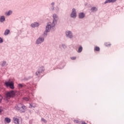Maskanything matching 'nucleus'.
I'll return each instance as SVG.
<instances>
[{
    "mask_svg": "<svg viewBox=\"0 0 124 124\" xmlns=\"http://www.w3.org/2000/svg\"><path fill=\"white\" fill-rule=\"evenodd\" d=\"M53 21L51 24V25H48L46 28V32L44 33V36H46L47 35V32H48V31H50V30H51V28H53V27H55V25L57 24V20L58 19V16H57V15L54 14L53 16Z\"/></svg>",
    "mask_w": 124,
    "mask_h": 124,
    "instance_id": "nucleus-1",
    "label": "nucleus"
},
{
    "mask_svg": "<svg viewBox=\"0 0 124 124\" xmlns=\"http://www.w3.org/2000/svg\"><path fill=\"white\" fill-rule=\"evenodd\" d=\"M16 94V92L12 90L7 92L5 94V98L7 99H10L12 97H14Z\"/></svg>",
    "mask_w": 124,
    "mask_h": 124,
    "instance_id": "nucleus-2",
    "label": "nucleus"
},
{
    "mask_svg": "<svg viewBox=\"0 0 124 124\" xmlns=\"http://www.w3.org/2000/svg\"><path fill=\"white\" fill-rule=\"evenodd\" d=\"M4 85L6 88H10L12 90H14V82L13 81H7L4 83Z\"/></svg>",
    "mask_w": 124,
    "mask_h": 124,
    "instance_id": "nucleus-3",
    "label": "nucleus"
},
{
    "mask_svg": "<svg viewBox=\"0 0 124 124\" xmlns=\"http://www.w3.org/2000/svg\"><path fill=\"white\" fill-rule=\"evenodd\" d=\"M45 70V69H44V67H40L38 71L36 72V76H37V77H40V74H41L42 72H44Z\"/></svg>",
    "mask_w": 124,
    "mask_h": 124,
    "instance_id": "nucleus-4",
    "label": "nucleus"
},
{
    "mask_svg": "<svg viewBox=\"0 0 124 124\" xmlns=\"http://www.w3.org/2000/svg\"><path fill=\"white\" fill-rule=\"evenodd\" d=\"M76 10L74 8L72 10V12L71 14V17H72V18H76Z\"/></svg>",
    "mask_w": 124,
    "mask_h": 124,
    "instance_id": "nucleus-5",
    "label": "nucleus"
},
{
    "mask_svg": "<svg viewBox=\"0 0 124 124\" xmlns=\"http://www.w3.org/2000/svg\"><path fill=\"white\" fill-rule=\"evenodd\" d=\"M66 35L67 36V37H69V38H72L73 37L72 33L70 31H66Z\"/></svg>",
    "mask_w": 124,
    "mask_h": 124,
    "instance_id": "nucleus-6",
    "label": "nucleus"
},
{
    "mask_svg": "<svg viewBox=\"0 0 124 124\" xmlns=\"http://www.w3.org/2000/svg\"><path fill=\"white\" fill-rule=\"evenodd\" d=\"M43 41H44V38H39L36 41V43L37 44H40V43H42Z\"/></svg>",
    "mask_w": 124,
    "mask_h": 124,
    "instance_id": "nucleus-7",
    "label": "nucleus"
},
{
    "mask_svg": "<svg viewBox=\"0 0 124 124\" xmlns=\"http://www.w3.org/2000/svg\"><path fill=\"white\" fill-rule=\"evenodd\" d=\"M21 113L25 112L26 110H27V107L21 104Z\"/></svg>",
    "mask_w": 124,
    "mask_h": 124,
    "instance_id": "nucleus-8",
    "label": "nucleus"
},
{
    "mask_svg": "<svg viewBox=\"0 0 124 124\" xmlns=\"http://www.w3.org/2000/svg\"><path fill=\"white\" fill-rule=\"evenodd\" d=\"M22 105V104H19L17 106H16V110H17V111H19V112H21V110L22 109L21 106Z\"/></svg>",
    "mask_w": 124,
    "mask_h": 124,
    "instance_id": "nucleus-9",
    "label": "nucleus"
},
{
    "mask_svg": "<svg viewBox=\"0 0 124 124\" xmlns=\"http://www.w3.org/2000/svg\"><path fill=\"white\" fill-rule=\"evenodd\" d=\"M13 121L15 124H19V118H17V116H15L13 118Z\"/></svg>",
    "mask_w": 124,
    "mask_h": 124,
    "instance_id": "nucleus-10",
    "label": "nucleus"
},
{
    "mask_svg": "<svg viewBox=\"0 0 124 124\" xmlns=\"http://www.w3.org/2000/svg\"><path fill=\"white\" fill-rule=\"evenodd\" d=\"M36 107V105L34 103H30L29 108H35Z\"/></svg>",
    "mask_w": 124,
    "mask_h": 124,
    "instance_id": "nucleus-11",
    "label": "nucleus"
},
{
    "mask_svg": "<svg viewBox=\"0 0 124 124\" xmlns=\"http://www.w3.org/2000/svg\"><path fill=\"white\" fill-rule=\"evenodd\" d=\"M78 17L80 19H83L85 17V14L84 13H80L79 14Z\"/></svg>",
    "mask_w": 124,
    "mask_h": 124,
    "instance_id": "nucleus-12",
    "label": "nucleus"
},
{
    "mask_svg": "<svg viewBox=\"0 0 124 124\" xmlns=\"http://www.w3.org/2000/svg\"><path fill=\"white\" fill-rule=\"evenodd\" d=\"M39 26V24L37 22H35L31 25V26L32 28H35L36 27H38Z\"/></svg>",
    "mask_w": 124,
    "mask_h": 124,
    "instance_id": "nucleus-13",
    "label": "nucleus"
},
{
    "mask_svg": "<svg viewBox=\"0 0 124 124\" xmlns=\"http://www.w3.org/2000/svg\"><path fill=\"white\" fill-rule=\"evenodd\" d=\"M116 0H107L105 2V3L106 4L110 2H115V1H116Z\"/></svg>",
    "mask_w": 124,
    "mask_h": 124,
    "instance_id": "nucleus-14",
    "label": "nucleus"
},
{
    "mask_svg": "<svg viewBox=\"0 0 124 124\" xmlns=\"http://www.w3.org/2000/svg\"><path fill=\"white\" fill-rule=\"evenodd\" d=\"M5 21V17L4 16H1L0 18V22H4Z\"/></svg>",
    "mask_w": 124,
    "mask_h": 124,
    "instance_id": "nucleus-15",
    "label": "nucleus"
},
{
    "mask_svg": "<svg viewBox=\"0 0 124 124\" xmlns=\"http://www.w3.org/2000/svg\"><path fill=\"white\" fill-rule=\"evenodd\" d=\"M5 122H6V123H7V124H9V123L11 122V120L10 118L7 117L5 118Z\"/></svg>",
    "mask_w": 124,
    "mask_h": 124,
    "instance_id": "nucleus-16",
    "label": "nucleus"
},
{
    "mask_svg": "<svg viewBox=\"0 0 124 124\" xmlns=\"http://www.w3.org/2000/svg\"><path fill=\"white\" fill-rule=\"evenodd\" d=\"M91 11H92V12H93L94 11H97V8L95 7H92V9H91Z\"/></svg>",
    "mask_w": 124,
    "mask_h": 124,
    "instance_id": "nucleus-17",
    "label": "nucleus"
},
{
    "mask_svg": "<svg viewBox=\"0 0 124 124\" xmlns=\"http://www.w3.org/2000/svg\"><path fill=\"white\" fill-rule=\"evenodd\" d=\"M10 32V31L9 30H6L4 32L5 35H7Z\"/></svg>",
    "mask_w": 124,
    "mask_h": 124,
    "instance_id": "nucleus-18",
    "label": "nucleus"
},
{
    "mask_svg": "<svg viewBox=\"0 0 124 124\" xmlns=\"http://www.w3.org/2000/svg\"><path fill=\"white\" fill-rule=\"evenodd\" d=\"M82 50H83V47L81 46H80L79 47L78 52V53H81Z\"/></svg>",
    "mask_w": 124,
    "mask_h": 124,
    "instance_id": "nucleus-19",
    "label": "nucleus"
},
{
    "mask_svg": "<svg viewBox=\"0 0 124 124\" xmlns=\"http://www.w3.org/2000/svg\"><path fill=\"white\" fill-rule=\"evenodd\" d=\"M94 51H97L99 52V51H100V48H99V47L98 46H96L94 47Z\"/></svg>",
    "mask_w": 124,
    "mask_h": 124,
    "instance_id": "nucleus-20",
    "label": "nucleus"
},
{
    "mask_svg": "<svg viewBox=\"0 0 124 124\" xmlns=\"http://www.w3.org/2000/svg\"><path fill=\"white\" fill-rule=\"evenodd\" d=\"M105 46H107V47H110L111 46V44L109 43H105Z\"/></svg>",
    "mask_w": 124,
    "mask_h": 124,
    "instance_id": "nucleus-21",
    "label": "nucleus"
},
{
    "mask_svg": "<svg viewBox=\"0 0 124 124\" xmlns=\"http://www.w3.org/2000/svg\"><path fill=\"white\" fill-rule=\"evenodd\" d=\"M12 14V11H9L8 13H6V15L7 16H9V15H11Z\"/></svg>",
    "mask_w": 124,
    "mask_h": 124,
    "instance_id": "nucleus-22",
    "label": "nucleus"
},
{
    "mask_svg": "<svg viewBox=\"0 0 124 124\" xmlns=\"http://www.w3.org/2000/svg\"><path fill=\"white\" fill-rule=\"evenodd\" d=\"M41 121L42 122H43L45 124H46L47 123V120H45L44 118H42Z\"/></svg>",
    "mask_w": 124,
    "mask_h": 124,
    "instance_id": "nucleus-23",
    "label": "nucleus"
},
{
    "mask_svg": "<svg viewBox=\"0 0 124 124\" xmlns=\"http://www.w3.org/2000/svg\"><path fill=\"white\" fill-rule=\"evenodd\" d=\"M6 65V62L5 61L3 62V63L1 65L2 66H5Z\"/></svg>",
    "mask_w": 124,
    "mask_h": 124,
    "instance_id": "nucleus-24",
    "label": "nucleus"
},
{
    "mask_svg": "<svg viewBox=\"0 0 124 124\" xmlns=\"http://www.w3.org/2000/svg\"><path fill=\"white\" fill-rule=\"evenodd\" d=\"M23 87H24V85L22 84H18V88H22Z\"/></svg>",
    "mask_w": 124,
    "mask_h": 124,
    "instance_id": "nucleus-25",
    "label": "nucleus"
},
{
    "mask_svg": "<svg viewBox=\"0 0 124 124\" xmlns=\"http://www.w3.org/2000/svg\"><path fill=\"white\" fill-rule=\"evenodd\" d=\"M24 100H25L26 101H29V98L28 97H25L24 98Z\"/></svg>",
    "mask_w": 124,
    "mask_h": 124,
    "instance_id": "nucleus-26",
    "label": "nucleus"
},
{
    "mask_svg": "<svg viewBox=\"0 0 124 124\" xmlns=\"http://www.w3.org/2000/svg\"><path fill=\"white\" fill-rule=\"evenodd\" d=\"M74 122L75 124H79V121L78 120H74Z\"/></svg>",
    "mask_w": 124,
    "mask_h": 124,
    "instance_id": "nucleus-27",
    "label": "nucleus"
},
{
    "mask_svg": "<svg viewBox=\"0 0 124 124\" xmlns=\"http://www.w3.org/2000/svg\"><path fill=\"white\" fill-rule=\"evenodd\" d=\"M2 42H3V40L0 37V43H2Z\"/></svg>",
    "mask_w": 124,
    "mask_h": 124,
    "instance_id": "nucleus-28",
    "label": "nucleus"
},
{
    "mask_svg": "<svg viewBox=\"0 0 124 124\" xmlns=\"http://www.w3.org/2000/svg\"><path fill=\"white\" fill-rule=\"evenodd\" d=\"M1 100H2V96L0 95V102H1Z\"/></svg>",
    "mask_w": 124,
    "mask_h": 124,
    "instance_id": "nucleus-29",
    "label": "nucleus"
},
{
    "mask_svg": "<svg viewBox=\"0 0 124 124\" xmlns=\"http://www.w3.org/2000/svg\"><path fill=\"white\" fill-rule=\"evenodd\" d=\"M71 59V60H76V57H73Z\"/></svg>",
    "mask_w": 124,
    "mask_h": 124,
    "instance_id": "nucleus-30",
    "label": "nucleus"
},
{
    "mask_svg": "<svg viewBox=\"0 0 124 124\" xmlns=\"http://www.w3.org/2000/svg\"><path fill=\"white\" fill-rule=\"evenodd\" d=\"M51 5H52V6H54V5H55V3L54 2H52L51 3Z\"/></svg>",
    "mask_w": 124,
    "mask_h": 124,
    "instance_id": "nucleus-31",
    "label": "nucleus"
},
{
    "mask_svg": "<svg viewBox=\"0 0 124 124\" xmlns=\"http://www.w3.org/2000/svg\"><path fill=\"white\" fill-rule=\"evenodd\" d=\"M2 111V109H1V108H0V113H1Z\"/></svg>",
    "mask_w": 124,
    "mask_h": 124,
    "instance_id": "nucleus-32",
    "label": "nucleus"
},
{
    "mask_svg": "<svg viewBox=\"0 0 124 124\" xmlns=\"http://www.w3.org/2000/svg\"><path fill=\"white\" fill-rule=\"evenodd\" d=\"M62 46H63V47H64V46H63V45H62Z\"/></svg>",
    "mask_w": 124,
    "mask_h": 124,
    "instance_id": "nucleus-33",
    "label": "nucleus"
}]
</instances>
